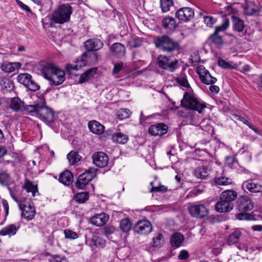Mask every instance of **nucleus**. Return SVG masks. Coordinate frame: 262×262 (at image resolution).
Masks as SVG:
<instances>
[{"label": "nucleus", "instance_id": "obj_13", "mask_svg": "<svg viewBox=\"0 0 262 262\" xmlns=\"http://www.w3.org/2000/svg\"><path fill=\"white\" fill-rule=\"evenodd\" d=\"M134 230L139 234H147L152 231V228L150 222L145 220L138 221L135 225Z\"/></svg>", "mask_w": 262, "mask_h": 262}, {"label": "nucleus", "instance_id": "obj_29", "mask_svg": "<svg viewBox=\"0 0 262 262\" xmlns=\"http://www.w3.org/2000/svg\"><path fill=\"white\" fill-rule=\"evenodd\" d=\"M242 231L239 229H236L231 233L227 239V243L229 245L237 244L242 236Z\"/></svg>", "mask_w": 262, "mask_h": 262}, {"label": "nucleus", "instance_id": "obj_26", "mask_svg": "<svg viewBox=\"0 0 262 262\" xmlns=\"http://www.w3.org/2000/svg\"><path fill=\"white\" fill-rule=\"evenodd\" d=\"M184 240V236L182 233L176 232L171 235L170 243L172 247L178 248L181 246Z\"/></svg>", "mask_w": 262, "mask_h": 262}, {"label": "nucleus", "instance_id": "obj_53", "mask_svg": "<svg viewBox=\"0 0 262 262\" xmlns=\"http://www.w3.org/2000/svg\"><path fill=\"white\" fill-rule=\"evenodd\" d=\"M50 262H67V260L64 257L54 255L51 257Z\"/></svg>", "mask_w": 262, "mask_h": 262}, {"label": "nucleus", "instance_id": "obj_19", "mask_svg": "<svg viewBox=\"0 0 262 262\" xmlns=\"http://www.w3.org/2000/svg\"><path fill=\"white\" fill-rule=\"evenodd\" d=\"M162 23L163 28L167 32H172L178 27L176 19L170 16L164 17L162 21Z\"/></svg>", "mask_w": 262, "mask_h": 262}, {"label": "nucleus", "instance_id": "obj_34", "mask_svg": "<svg viewBox=\"0 0 262 262\" xmlns=\"http://www.w3.org/2000/svg\"><path fill=\"white\" fill-rule=\"evenodd\" d=\"M27 192H31L32 196H36V193H38L37 187L36 185L32 184L30 180L26 179L23 186Z\"/></svg>", "mask_w": 262, "mask_h": 262}, {"label": "nucleus", "instance_id": "obj_23", "mask_svg": "<svg viewBox=\"0 0 262 262\" xmlns=\"http://www.w3.org/2000/svg\"><path fill=\"white\" fill-rule=\"evenodd\" d=\"M108 218V215L105 213L97 214L91 219V223L96 226L101 227L107 222Z\"/></svg>", "mask_w": 262, "mask_h": 262}, {"label": "nucleus", "instance_id": "obj_45", "mask_svg": "<svg viewBox=\"0 0 262 262\" xmlns=\"http://www.w3.org/2000/svg\"><path fill=\"white\" fill-rule=\"evenodd\" d=\"M130 111L127 108L120 109L117 112L118 118L120 120H123L129 117Z\"/></svg>", "mask_w": 262, "mask_h": 262}, {"label": "nucleus", "instance_id": "obj_56", "mask_svg": "<svg viewBox=\"0 0 262 262\" xmlns=\"http://www.w3.org/2000/svg\"><path fill=\"white\" fill-rule=\"evenodd\" d=\"M142 43V39L140 38L135 37L134 38V42L130 45V47L133 48H137L140 46Z\"/></svg>", "mask_w": 262, "mask_h": 262}, {"label": "nucleus", "instance_id": "obj_54", "mask_svg": "<svg viewBox=\"0 0 262 262\" xmlns=\"http://www.w3.org/2000/svg\"><path fill=\"white\" fill-rule=\"evenodd\" d=\"M189 256V254L187 250H183L180 251L179 255L178 258L180 260H183L187 259Z\"/></svg>", "mask_w": 262, "mask_h": 262}, {"label": "nucleus", "instance_id": "obj_40", "mask_svg": "<svg viewBox=\"0 0 262 262\" xmlns=\"http://www.w3.org/2000/svg\"><path fill=\"white\" fill-rule=\"evenodd\" d=\"M232 18L233 19L234 30L238 32H242L245 27L243 21L234 16H232Z\"/></svg>", "mask_w": 262, "mask_h": 262}, {"label": "nucleus", "instance_id": "obj_11", "mask_svg": "<svg viewBox=\"0 0 262 262\" xmlns=\"http://www.w3.org/2000/svg\"><path fill=\"white\" fill-rule=\"evenodd\" d=\"M175 16L180 21L187 22L194 18V11L191 8L183 7L176 12Z\"/></svg>", "mask_w": 262, "mask_h": 262}, {"label": "nucleus", "instance_id": "obj_64", "mask_svg": "<svg viewBox=\"0 0 262 262\" xmlns=\"http://www.w3.org/2000/svg\"><path fill=\"white\" fill-rule=\"evenodd\" d=\"M105 233L107 234H111L115 231V229L113 226H106L104 228Z\"/></svg>", "mask_w": 262, "mask_h": 262}, {"label": "nucleus", "instance_id": "obj_24", "mask_svg": "<svg viewBox=\"0 0 262 262\" xmlns=\"http://www.w3.org/2000/svg\"><path fill=\"white\" fill-rule=\"evenodd\" d=\"M88 127L92 133L96 135H101L104 130V126L95 120L90 121L88 123Z\"/></svg>", "mask_w": 262, "mask_h": 262}, {"label": "nucleus", "instance_id": "obj_60", "mask_svg": "<svg viewBox=\"0 0 262 262\" xmlns=\"http://www.w3.org/2000/svg\"><path fill=\"white\" fill-rule=\"evenodd\" d=\"M167 190L166 187L164 185H160L158 187H152L151 191L164 192Z\"/></svg>", "mask_w": 262, "mask_h": 262}, {"label": "nucleus", "instance_id": "obj_42", "mask_svg": "<svg viewBox=\"0 0 262 262\" xmlns=\"http://www.w3.org/2000/svg\"><path fill=\"white\" fill-rule=\"evenodd\" d=\"M11 183L10 175L6 172L0 173V184L3 186H9Z\"/></svg>", "mask_w": 262, "mask_h": 262}, {"label": "nucleus", "instance_id": "obj_35", "mask_svg": "<svg viewBox=\"0 0 262 262\" xmlns=\"http://www.w3.org/2000/svg\"><path fill=\"white\" fill-rule=\"evenodd\" d=\"M112 139L114 142L122 144L126 143L129 140L127 135L120 132L115 133L113 136Z\"/></svg>", "mask_w": 262, "mask_h": 262}, {"label": "nucleus", "instance_id": "obj_39", "mask_svg": "<svg viewBox=\"0 0 262 262\" xmlns=\"http://www.w3.org/2000/svg\"><path fill=\"white\" fill-rule=\"evenodd\" d=\"M178 83L181 86L187 88L190 86L187 76L184 73L181 72L176 79Z\"/></svg>", "mask_w": 262, "mask_h": 262}, {"label": "nucleus", "instance_id": "obj_21", "mask_svg": "<svg viewBox=\"0 0 262 262\" xmlns=\"http://www.w3.org/2000/svg\"><path fill=\"white\" fill-rule=\"evenodd\" d=\"M242 187L243 188H247L249 191L253 193L262 191V186L252 180L245 181L242 184Z\"/></svg>", "mask_w": 262, "mask_h": 262}, {"label": "nucleus", "instance_id": "obj_30", "mask_svg": "<svg viewBox=\"0 0 262 262\" xmlns=\"http://www.w3.org/2000/svg\"><path fill=\"white\" fill-rule=\"evenodd\" d=\"M97 71V68H93L86 71L80 75L79 80V83H83L88 81L96 73Z\"/></svg>", "mask_w": 262, "mask_h": 262}, {"label": "nucleus", "instance_id": "obj_61", "mask_svg": "<svg viewBox=\"0 0 262 262\" xmlns=\"http://www.w3.org/2000/svg\"><path fill=\"white\" fill-rule=\"evenodd\" d=\"M226 163L229 166L232 167L237 163V161L235 158L230 157L227 158Z\"/></svg>", "mask_w": 262, "mask_h": 262}, {"label": "nucleus", "instance_id": "obj_3", "mask_svg": "<svg viewBox=\"0 0 262 262\" xmlns=\"http://www.w3.org/2000/svg\"><path fill=\"white\" fill-rule=\"evenodd\" d=\"M181 102L184 107L196 111L200 114L206 107L205 102L199 100L193 94L188 92L185 93Z\"/></svg>", "mask_w": 262, "mask_h": 262}, {"label": "nucleus", "instance_id": "obj_12", "mask_svg": "<svg viewBox=\"0 0 262 262\" xmlns=\"http://www.w3.org/2000/svg\"><path fill=\"white\" fill-rule=\"evenodd\" d=\"M93 164L99 168L105 167L108 163V157L104 152L99 151L92 156Z\"/></svg>", "mask_w": 262, "mask_h": 262}, {"label": "nucleus", "instance_id": "obj_63", "mask_svg": "<svg viewBox=\"0 0 262 262\" xmlns=\"http://www.w3.org/2000/svg\"><path fill=\"white\" fill-rule=\"evenodd\" d=\"M17 4L20 6L22 9L25 10L27 12H31V9L26 5L24 4L22 2L16 0Z\"/></svg>", "mask_w": 262, "mask_h": 262}, {"label": "nucleus", "instance_id": "obj_15", "mask_svg": "<svg viewBox=\"0 0 262 262\" xmlns=\"http://www.w3.org/2000/svg\"><path fill=\"white\" fill-rule=\"evenodd\" d=\"M168 127L164 123H158L151 125L149 129V133L154 136H162L167 132Z\"/></svg>", "mask_w": 262, "mask_h": 262}, {"label": "nucleus", "instance_id": "obj_44", "mask_svg": "<svg viewBox=\"0 0 262 262\" xmlns=\"http://www.w3.org/2000/svg\"><path fill=\"white\" fill-rule=\"evenodd\" d=\"M0 85H2L3 89H6L9 91L13 90L14 88L12 82L4 77H0Z\"/></svg>", "mask_w": 262, "mask_h": 262}, {"label": "nucleus", "instance_id": "obj_55", "mask_svg": "<svg viewBox=\"0 0 262 262\" xmlns=\"http://www.w3.org/2000/svg\"><path fill=\"white\" fill-rule=\"evenodd\" d=\"M203 192V190L199 189V188H195L191 190L188 194L187 196L189 197H192V196H197L201 193H202Z\"/></svg>", "mask_w": 262, "mask_h": 262}, {"label": "nucleus", "instance_id": "obj_16", "mask_svg": "<svg viewBox=\"0 0 262 262\" xmlns=\"http://www.w3.org/2000/svg\"><path fill=\"white\" fill-rule=\"evenodd\" d=\"M238 207L240 211L248 212L252 209L253 204L247 196H243L239 199Z\"/></svg>", "mask_w": 262, "mask_h": 262}, {"label": "nucleus", "instance_id": "obj_25", "mask_svg": "<svg viewBox=\"0 0 262 262\" xmlns=\"http://www.w3.org/2000/svg\"><path fill=\"white\" fill-rule=\"evenodd\" d=\"M59 181L65 185H69L73 181L72 173L69 170H64L59 175Z\"/></svg>", "mask_w": 262, "mask_h": 262}, {"label": "nucleus", "instance_id": "obj_28", "mask_svg": "<svg viewBox=\"0 0 262 262\" xmlns=\"http://www.w3.org/2000/svg\"><path fill=\"white\" fill-rule=\"evenodd\" d=\"M21 67L19 62L4 63L1 66L2 70L5 73H11Z\"/></svg>", "mask_w": 262, "mask_h": 262}, {"label": "nucleus", "instance_id": "obj_46", "mask_svg": "<svg viewBox=\"0 0 262 262\" xmlns=\"http://www.w3.org/2000/svg\"><path fill=\"white\" fill-rule=\"evenodd\" d=\"M203 19L206 26L210 28H212L214 25L217 22V18L211 15H204Z\"/></svg>", "mask_w": 262, "mask_h": 262}, {"label": "nucleus", "instance_id": "obj_49", "mask_svg": "<svg viewBox=\"0 0 262 262\" xmlns=\"http://www.w3.org/2000/svg\"><path fill=\"white\" fill-rule=\"evenodd\" d=\"M89 199V193L83 192L78 193L75 195V199L76 202L79 203H83Z\"/></svg>", "mask_w": 262, "mask_h": 262}, {"label": "nucleus", "instance_id": "obj_32", "mask_svg": "<svg viewBox=\"0 0 262 262\" xmlns=\"http://www.w3.org/2000/svg\"><path fill=\"white\" fill-rule=\"evenodd\" d=\"M209 174V169L206 166L199 167L194 170V175L198 179H206Z\"/></svg>", "mask_w": 262, "mask_h": 262}, {"label": "nucleus", "instance_id": "obj_1", "mask_svg": "<svg viewBox=\"0 0 262 262\" xmlns=\"http://www.w3.org/2000/svg\"><path fill=\"white\" fill-rule=\"evenodd\" d=\"M26 113L37 117L46 123H50L54 121V113L51 108L47 106L43 98L36 101L34 104L28 105L26 108Z\"/></svg>", "mask_w": 262, "mask_h": 262}, {"label": "nucleus", "instance_id": "obj_57", "mask_svg": "<svg viewBox=\"0 0 262 262\" xmlns=\"http://www.w3.org/2000/svg\"><path fill=\"white\" fill-rule=\"evenodd\" d=\"M92 57L94 59L95 61H96L98 60V55L96 53H84L82 55V58Z\"/></svg>", "mask_w": 262, "mask_h": 262}, {"label": "nucleus", "instance_id": "obj_9", "mask_svg": "<svg viewBox=\"0 0 262 262\" xmlns=\"http://www.w3.org/2000/svg\"><path fill=\"white\" fill-rule=\"evenodd\" d=\"M196 73L199 75L200 79L204 84L209 85L215 83L217 79L210 74L209 72L202 65L196 68Z\"/></svg>", "mask_w": 262, "mask_h": 262}, {"label": "nucleus", "instance_id": "obj_14", "mask_svg": "<svg viewBox=\"0 0 262 262\" xmlns=\"http://www.w3.org/2000/svg\"><path fill=\"white\" fill-rule=\"evenodd\" d=\"M25 202V201L24 202H20L19 204V208L21 210V216L27 221H30L34 218L35 210L33 206L29 204L27 205Z\"/></svg>", "mask_w": 262, "mask_h": 262}, {"label": "nucleus", "instance_id": "obj_2", "mask_svg": "<svg viewBox=\"0 0 262 262\" xmlns=\"http://www.w3.org/2000/svg\"><path fill=\"white\" fill-rule=\"evenodd\" d=\"M44 78L55 86L62 84L66 80L65 73L53 63L45 64L41 70Z\"/></svg>", "mask_w": 262, "mask_h": 262}, {"label": "nucleus", "instance_id": "obj_36", "mask_svg": "<svg viewBox=\"0 0 262 262\" xmlns=\"http://www.w3.org/2000/svg\"><path fill=\"white\" fill-rule=\"evenodd\" d=\"M67 159L71 164H76L79 162L81 156L77 151L72 150L67 155Z\"/></svg>", "mask_w": 262, "mask_h": 262}, {"label": "nucleus", "instance_id": "obj_27", "mask_svg": "<svg viewBox=\"0 0 262 262\" xmlns=\"http://www.w3.org/2000/svg\"><path fill=\"white\" fill-rule=\"evenodd\" d=\"M19 228V226L16 227L14 224H10L0 230V235H8L9 236H13L16 233L17 231Z\"/></svg>", "mask_w": 262, "mask_h": 262}, {"label": "nucleus", "instance_id": "obj_20", "mask_svg": "<svg viewBox=\"0 0 262 262\" xmlns=\"http://www.w3.org/2000/svg\"><path fill=\"white\" fill-rule=\"evenodd\" d=\"M28 105L25 106L24 102L21 101L18 98L11 99L10 104V107L15 112H26V108Z\"/></svg>", "mask_w": 262, "mask_h": 262}, {"label": "nucleus", "instance_id": "obj_22", "mask_svg": "<svg viewBox=\"0 0 262 262\" xmlns=\"http://www.w3.org/2000/svg\"><path fill=\"white\" fill-rule=\"evenodd\" d=\"M111 51L114 56L118 58L123 57L125 54V48L119 42L113 43L111 47Z\"/></svg>", "mask_w": 262, "mask_h": 262}, {"label": "nucleus", "instance_id": "obj_4", "mask_svg": "<svg viewBox=\"0 0 262 262\" xmlns=\"http://www.w3.org/2000/svg\"><path fill=\"white\" fill-rule=\"evenodd\" d=\"M72 11V8L69 4H63L52 13V19L57 24L66 23L70 20Z\"/></svg>", "mask_w": 262, "mask_h": 262}, {"label": "nucleus", "instance_id": "obj_10", "mask_svg": "<svg viewBox=\"0 0 262 262\" xmlns=\"http://www.w3.org/2000/svg\"><path fill=\"white\" fill-rule=\"evenodd\" d=\"M158 63L160 68L172 72L178 68V60H171L166 56L160 55L158 57Z\"/></svg>", "mask_w": 262, "mask_h": 262}, {"label": "nucleus", "instance_id": "obj_62", "mask_svg": "<svg viewBox=\"0 0 262 262\" xmlns=\"http://www.w3.org/2000/svg\"><path fill=\"white\" fill-rule=\"evenodd\" d=\"M2 203L5 212V216H7L9 214V204L7 200L3 199Z\"/></svg>", "mask_w": 262, "mask_h": 262}, {"label": "nucleus", "instance_id": "obj_52", "mask_svg": "<svg viewBox=\"0 0 262 262\" xmlns=\"http://www.w3.org/2000/svg\"><path fill=\"white\" fill-rule=\"evenodd\" d=\"M26 88L31 91H36L39 89L40 86L31 78L30 81H29Z\"/></svg>", "mask_w": 262, "mask_h": 262}, {"label": "nucleus", "instance_id": "obj_5", "mask_svg": "<svg viewBox=\"0 0 262 262\" xmlns=\"http://www.w3.org/2000/svg\"><path fill=\"white\" fill-rule=\"evenodd\" d=\"M154 42L157 48L165 52H170L179 49L178 42L167 35L154 38Z\"/></svg>", "mask_w": 262, "mask_h": 262}, {"label": "nucleus", "instance_id": "obj_33", "mask_svg": "<svg viewBox=\"0 0 262 262\" xmlns=\"http://www.w3.org/2000/svg\"><path fill=\"white\" fill-rule=\"evenodd\" d=\"M91 243V246L99 248H104L106 244L105 240L97 235L93 236Z\"/></svg>", "mask_w": 262, "mask_h": 262}, {"label": "nucleus", "instance_id": "obj_6", "mask_svg": "<svg viewBox=\"0 0 262 262\" xmlns=\"http://www.w3.org/2000/svg\"><path fill=\"white\" fill-rule=\"evenodd\" d=\"M230 26V21L228 18L225 17L222 23L214 29V32L209 37L208 40L216 46H221L224 44L223 37L219 35L221 32L226 31Z\"/></svg>", "mask_w": 262, "mask_h": 262}, {"label": "nucleus", "instance_id": "obj_43", "mask_svg": "<svg viewBox=\"0 0 262 262\" xmlns=\"http://www.w3.org/2000/svg\"><path fill=\"white\" fill-rule=\"evenodd\" d=\"M131 227L132 223L128 219H124L120 221V228L122 231L124 232H128L130 230Z\"/></svg>", "mask_w": 262, "mask_h": 262}, {"label": "nucleus", "instance_id": "obj_18", "mask_svg": "<svg viewBox=\"0 0 262 262\" xmlns=\"http://www.w3.org/2000/svg\"><path fill=\"white\" fill-rule=\"evenodd\" d=\"M103 42L97 38L90 39L84 42V47L87 51H97L102 48Z\"/></svg>", "mask_w": 262, "mask_h": 262}, {"label": "nucleus", "instance_id": "obj_38", "mask_svg": "<svg viewBox=\"0 0 262 262\" xmlns=\"http://www.w3.org/2000/svg\"><path fill=\"white\" fill-rule=\"evenodd\" d=\"M31 78H32L31 75L27 73H22L17 76V80L19 83L24 85L26 87L30 81Z\"/></svg>", "mask_w": 262, "mask_h": 262}, {"label": "nucleus", "instance_id": "obj_51", "mask_svg": "<svg viewBox=\"0 0 262 262\" xmlns=\"http://www.w3.org/2000/svg\"><path fill=\"white\" fill-rule=\"evenodd\" d=\"M218 65L220 67L226 69H232L234 68V67L232 65L222 58L219 59Z\"/></svg>", "mask_w": 262, "mask_h": 262}, {"label": "nucleus", "instance_id": "obj_31", "mask_svg": "<svg viewBox=\"0 0 262 262\" xmlns=\"http://www.w3.org/2000/svg\"><path fill=\"white\" fill-rule=\"evenodd\" d=\"M220 197L223 200L226 201L229 203H232L237 198V193L232 190H226L222 192Z\"/></svg>", "mask_w": 262, "mask_h": 262}, {"label": "nucleus", "instance_id": "obj_17", "mask_svg": "<svg viewBox=\"0 0 262 262\" xmlns=\"http://www.w3.org/2000/svg\"><path fill=\"white\" fill-rule=\"evenodd\" d=\"M233 203H229L220 197V201L215 205V209L220 213L228 212L233 209Z\"/></svg>", "mask_w": 262, "mask_h": 262}, {"label": "nucleus", "instance_id": "obj_37", "mask_svg": "<svg viewBox=\"0 0 262 262\" xmlns=\"http://www.w3.org/2000/svg\"><path fill=\"white\" fill-rule=\"evenodd\" d=\"M214 182L216 185L226 186L231 184L232 181L229 178L221 176L215 177L214 179Z\"/></svg>", "mask_w": 262, "mask_h": 262}, {"label": "nucleus", "instance_id": "obj_58", "mask_svg": "<svg viewBox=\"0 0 262 262\" xmlns=\"http://www.w3.org/2000/svg\"><path fill=\"white\" fill-rule=\"evenodd\" d=\"M123 63H119L115 64L113 70V74H118L122 69L123 67Z\"/></svg>", "mask_w": 262, "mask_h": 262}, {"label": "nucleus", "instance_id": "obj_7", "mask_svg": "<svg viewBox=\"0 0 262 262\" xmlns=\"http://www.w3.org/2000/svg\"><path fill=\"white\" fill-rule=\"evenodd\" d=\"M188 211L190 215L196 219H203L209 213V209L204 204L192 203L188 207Z\"/></svg>", "mask_w": 262, "mask_h": 262}, {"label": "nucleus", "instance_id": "obj_48", "mask_svg": "<svg viewBox=\"0 0 262 262\" xmlns=\"http://www.w3.org/2000/svg\"><path fill=\"white\" fill-rule=\"evenodd\" d=\"M236 218L239 220L251 221L254 220V217L253 215L243 211L236 214Z\"/></svg>", "mask_w": 262, "mask_h": 262}, {"label": "nucleus", "instance_id": "obj_59", "mask_svg": "<svg viewBox=\"0 0 262 262\" xmlns=\"http://www.w3.org/2000/svg\"><path fill=\"white\" fill-rule=\"evenodd\" d=\"M258 11V9L255 8H252L248 6L246 8V12L249 15H252Z\"/></svg>", "mask_w": 262, "mask_h": 262}, {"label": "nucleus", "instance_id": "obj_8", "mask_svg": "<svg viewBox=\"0 0 262 262\" xmlns=\"http://www.w3.org/2000/svg\"><path fill=\"white\" fill-rule=\"evenodd\" d=\"M98 169L94 167H90L78 178L76 182V186L82 189L96 176Z\"/></svg>", "mask_w": 262, "mask_h": 262}, {"label": "nucleus", "instance_id": "obj_50", "mask_svg": "<svg viewBox=\"0 0 262 262\" xmlns=\"http://www.w3.org/2000/svg\"><path fill=\"white\" fill-rule=\"evenodd\" d=\"M65 238L68 239H75L78 236L76 232L70 229H65L63 231Z\"/></svg>", "mask_w": 262, "mask_h": 262}, {"label": "nucleus", "instance_id": "obj_41", "mask_svg": "<svg viewBox=\"0 0 262 262\" xmlns=\"http://www.w3.org/2000/svg\"><path fill=\"white\" fill-rule=\"evenodd\" d=\"M173 5L172 0H160V7L163 13H166Z\"/></svg>", "mask_w": 262, "mask_h": 262}, {"label": "nucleus", "instance_id": "obj_47", "mask_svg": "<svg viewBox=\"0 0 262 262\" xmlns=\"http://www.w3.org/2000/svg\"><path fill=\"white\" fill-rule=\"evenodd\" d=\"M163 235L161 233L152 238V246L154 247L159 248L161 246L164 241Z\"/></svg>", "mask_w": 262, "mask_h": 262}]
</instances>
